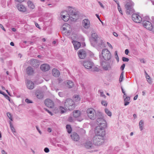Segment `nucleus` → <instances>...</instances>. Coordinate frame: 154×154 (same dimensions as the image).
Instances as JSON below:
<instances>
[{
	"mask_svg": "<svg viewBox=\"0 0 154 154\" xmlns=\"http://www.w3.org/2000/svg\"><path fill=\"white\" fill-rule=\"evenodd\" d=\"M97 43H93V42H91V45L94 46L95 47L97 45H98L100 48H103L105 46V44L103 42V40L102 39H100V38L97 41Z\"/></svg>",
	"mask_w": 154,
	"mask_h": 154,
	"instance_id": "ddd939ff",
	"label": "nucleus"
},
{
	"mask_svg": "<svg viewBox=\"0 0 154 154\" xmlns=\"http://www.w3.org/2000/svg\"><path fill=\"white\" fill-rule=\"evenodd\" d=\"M60 15L63 20L64 21H67L69 19H70L72 20V19H71L72 18V17H70L69 14L67 11H62Z\"/></svg>",
	"mask_w": 154,
	"mask_h": 154,
	"instance_id": "6e6552de",
	"label": "nucleus"
},
{
	"mask_svg": "<svg viewBox=\"0 0 154 154\" xmlns=\"http://www.w3.org/2000/svg\"><path fill=\"white\" fill-rule=\"evenodd\" d=\"M85 147L87 149H91L93 147V145L91 142L90 141H87L84 144Z\"/></svg>",
	"mask_w": 154,
	"mask_h": 154,
	"instance_id": "5701e85b",
	"label": "nucleus"
},
{
	"mask_svg": "<svg viewBox=\"0 0 154 154\" xmlns=\"http://www.w3.org/2000/svg\"><path fill=\"white\" fill-rule=\"evenodd\" d=\"M40 69L42 71L46 72L50 69V66L48 64L45 63L41 65Z\"/></svg>",
	"mask_w": 154,
	"mask_h": 154,
	"instance_id": "aec40b11",
	"label": "nucleus"
},
{
	"mask_svg": "<svg viewBox=\"0 0 154 154\" xmlns=\"http://www.w3.org/2000/svg\"><path fill=\"white\" fill-rule=\"evenodd\" d=\"M129 52V50L128 49H126L125 51V53L126 55H128V53Z\"/></svg>",
	"mask_w": 154,
	"mask_h": 154,
	"instance_id": "bf43d9fd",
	"label": "nucleus"
},
{
	"mask_svg": "<svg viewBox=\"0 0 154 154\" xmlns=\"http://www.w3.org/2000/svg\"><path fill=\"white\" fill-rule=\"evenodd\" d=\"M101 54L103 58L105 60H109L111 57V55L110 52L106 49H103L102 51Z\"/></svg>",
	"mask_w": 154,
	"mask_h": 154,
	"instance_id": "0eeeda50",
	"label": "nucleus"
},
{
	"mask_svg": "<svg viewBox=\"0 0 154 154\" xmlns=\"http://www.w3.org/2000/svg\"><path fill=\"white\" fill-rule=\"evenodd\" d=\"M105 113L109 116H111L112 115L111 112L107 109H105Z\"/></svg>",
	"mask_w": 154,
	"mask_h": 154,
	"instance_id": "4c0bfd02",
	"label": "nucleus"
},
{
	"mask_svg": "<svg viewBox=\"0 0 154 154\" xmlns=\"http://www.w3.org/2000/svg\"><path fill=\"white\" fill-rule=\"evenodd\" d=\"M44 109L46 111H47L48 113H49L51 115H52V112H51L49 110L45 108H44Z\"/></svg>",
	"mask_w": 154,
	"mask_h": 154,
	"instance_id": "8fccbe9b",
	"label": "nucleus"
},
{
	"mask_svg": "<svg viewBox=\"0 0 154 154\" xmlns=\"http://www.w3.org/2000/svg\"><path fill=\"white\" fill-rule=\"evenodd\" d=\"M106 128H103L100 126H97L95 130V135L100 136L104 137L105 134V129Z\"/></svg>",
	"mask_w": 154,
	"mask_h": 154,
	"instance_id": "20e7f679",
	"label": "nucleus"
},
{
	"mask_svg": "<svg viewBox=\"0 0 154 154\" xmlns=\"http://www.w3.org/2000/svg\"><path fill=\"white\" fill-rule=\"evenodd\" d=\"M36 128L37 129V130H38V132H39V134H42V132L41 131H40V130H39V128H38V127L37 126H36Z\"/></svg>",
	"mask_w": 154,
	"mask_h": 154,
	"instance_id": "864d4df0",
	"label": "nucleus"
},
{
	"mask_svg": "<svg viewBox=\"0 0 154 154\" xmlns=\"http://www.w3.org/2000/svg\"><path fill=\"white\" fill-rule=\"evenodd\" d=\"M7 115L11 121H13L12 115L9 112L7 113Z\"/></svg>",
	"mask_w": 154,
	"mask_h": 154,
	"instance_id": "ea45409f",
	"label": "nucleus"
},
{
	"mask_svg": "<svg viewBox=\"0 0 154 154\" xmlns=\"http://www.w3.org/2000/svg\"><path fill=\"white\" fill-rule=\"evenodd\" d=\"M24 0H15V1L17 2H23Z\"/></svg>",
	"mask_w": 154,
	"mask_h": 154,
	"instance_id": "69168bd1",
	"label": "nucleus"
},
{
	"mask_svg": "<svg viewBox=\"0 0 154 154\" xmlns=\"http://www.w3.org/2000/svg\"><path fill=\"white\" fill-rule=\"evenodd\" d=\"M70 26V25L66 23L64 24L62 27L63 31H64L66 30H67L68 28H69V29Z\"/></svg>",
	"mask_w": 154,
	"mask_h": 154,
	"instance_id": "c756f323",
	"label": "nucleus"
},
{
	"mask_svg": "<svg viewBox=\"0 0 154 154\" xmlns=\"http://www.w3.org/2000/svg\"><path fill=\"white\" fill-rule=\"evenodd\" d=\"M94 63L93 62L90 61H84L83 63V65L85 68L88 69L92 68Z\"/></svg>",
	"mask_w": 154,
	"mask_h": 154,
	"instance_id": "f8f14e48",
	"label": "nucleus"
},
{
	"mask_svg": "<svg viewBox=\"0 0 154 154\" xmlns=\"http://www.w3.org/2000/svg\"><path fill=\"white\" fill-rule=\"evenodd\" d=\"M0 28L2 29L4 31H5V30L3 27V26L1 24H0Z\"/></svg>",
	"mask_w": 154,
	"mask_h": 154,
	"instance_id": "6e6d98bb",
	"label": "nucleus"
},
{
	"mask_svg": "<svg viewBox=\"0 0 154 154\" xmlns=\"http://www.w3.org/2000/svg\"><path fill=\"white\" fill-rule=\"evenodd\" d=\"M66 129L67 131L69 133H70L72 131V128L71 126L69 125H67L66 126Z\"/></svg>",
	"mask_w": 154,
	"mask_h": 154,
	"instance_id": "f704fd0d",
	"label": "nucleus"
},
{
	"mask_svg": "<svg viewBox=\"0 0 154 154\" xmlns=\"http://www.w3.org/2000/svg\"><path fill=\"white\" fill-rule=\"evenodd\" d=\"M68 120L70 122H73L74 121L73 118L72 117H70L68 119Z\"/></svg>",
	"mask_w": 154,
	"mask_h": 154,
	"instance_id": "49530a36",
	"label": "nucleus"
},
{
	"mask_svg": "<svg viewBox=\"0 0 154 154\" xmlns=\"http://www.w3.org/2000/svg\"><path fill=\"white\" fill-rule=\"evenodd\" d=\"M125 66V64H123L121 66L120 69L122 71H123Z\"/></svg>",
	"mask_w": 154,
	"mask_h": 154,
	"instance_id": "a18cd8bd",
	"label": "nucleus"
},
{
	"mask_svg": "<svg viewBox=\"0 0 154 154\" xmlns=\"http://www.w3.org/2000/svg\"><path fill=\"white\" fill-rule=\"evenodd\" d=\"M27 4L28 7L30 9L32 10L35 8V6L33 3L31 1H29L27 2Z\"/></svg>",
	"mask_w": 154,
	"mask_h": 154,
	"instance_id": "c85d7f7f",
	"label": "nucleus"
},
{
	"mask_svg": "<svg viewBox=\"0 0 154 154\" xmlns=\"http://www.w3.org/2000/svg\"><path fill=\"white\" fill-rule=\"evenodd\" d=\"M93 69V71H94L98 72L99 71V69L97 67H94Z\"/></svg>",
	"mask_w": 154,
	"mask_h": 154,
	"instance_id": "3c124183",
	"label": "nucleus"
},
{
	"mask_svg": "<svg viewBox=\"0 0 154 154\" xmlns=\"http://www.w3.org/2000/svg\"><path fill=\"white\" fill-rule=\"evenodd\" d=\"M126 8V13L127 14H130L134 12V10L132 7V5L129 3H127L125 5Z\"/></svg>",
	"mask_w": 154,
	"mask_h": 154,
	"instance_id": "9b49d317",
	"label": "nucleus"
},
{
	"mask_svg": "<svg viewBox=\"0 0 154 154\" xmlns=\"http://www.w3.org/2000/svg\"><path fill=\"white\" fill-rule=\"evenodd\" d=\"M9 123L10 125V128L12 132L14 133L15 132V129L13 127V125L12 124L11 122H10Z\"/></svg>",
	"mask_w": 154,
	"mask_h": 154,
	"instance_id": "c9c22d12",
	"label": "nucleus"
},
{
	"mask_svg": "<svg viewBox=\"0 0 154 154\" xmlns=\"http://www.w3.org/2000/svg\"><path fill=\"white\" fill-rule=\"evenodd\" d=\"M100 96H101L104 97H106L105 95L104 94L103 92H100Z\"/></svg>",
	"mask_w": 154,
	"mask_h": 154,
	"instance_id": "603ef678",
	"label": "nucleus"
},
{
	"mask_svg": "<svg viewBox=\"0 0 154 154\" xmlns=\"http://www.w3.org/2000/svg\"><path fill=\"white\" fill-rule=\"evenodd\" d=\"M140 62L143 63H145V62L144 61V60L143 59H140Z\"/></svg>",
	"mask_w": 154,
	"mask_h": 154,
	"instance_id": "e2e57ef3",
	"label": "nucleus"
},
{
	"mask_svg": "<svg viewBox=\"0 0 154 154\" xmlns=\"http://www.w3.org/2000/svg\"><path fill=\"white\" fill-rule=\"evenodd\" d=\"M1 152L2 154H7V153L4 150H3L1 151Z\"/></svg>",
	"mask_w": 154,
	"mask_h": 154,
	"instance_id": "0e129e2a",
	"label": "nucleus"
},
{
	"mask_svg": "<svg viewBox=\"0 0 154 154\" xmlns=\"http://www.w3.org/2000/svg\"><path fill=\"white\" fill-rule=\"evenodd\" d=\"M44 151L45 152L48 153L49 151V150L48 148L46 147L44 149Z\"/></svg>",
	"mask_w": 154,
	"mask_h": 154,
	"instance_id": "de8ad7c7",
	"label": "nucleus"
},
{
	"mask_svg": "<svg viewBox=\"0 0 154 154\" xmlns=\"http://www.w3.org/2000/svg\"><path fill=\"white\" fill-rule=\"evenodd\" d=\"M67 84L68 85L67 87L69 88H72L73 86V83L71 81H68L67 82Z\"/></svg>",
	"mask_w": 154,
	"mask_h": 154,
	"instance_id": "473e14b6",
	"label": "nucleus"
},
{
	"mask_svg": "<svg viewBox=\"0 0 154 154\" xmlns=\"http://www.w3.org/2000/svg\"><path fill=\"white\" fill-rule=\"evenodd\" d=\"M130 97H126V98L124 99V105L125 106H127L129 104L130 102L128 101L130 100Z\"/></svg>",
	"mask_w": 154,
	"mask_h": 154,
	"instance_id": "2f4dec72",
	"label": "nucleus"
},
{
	"mask_svg": "<svg viewBox=\"0 0 154 154\" xmlns=\"http://www.w3.org/2000/svg\"><path fill=\"white\" fill-rule=\"evenodd\" d=\"M26 73L29 75H32L34 74V70L33 68L30 66H28L26 69Z\"/></svg>",
	"mask_w": 154,
	"mask_h": 154,
	"instance_id": "393cba45",
	"label": "nucleus"
},
{
	"mask_svg": "<svg viewBox=\"0 0 154 154\" xmlns=\"http://www.w3.org/2000/svg\"><path fill=\"white\" fill-rule=\"evenodd\" d=\"M75 100L76 101H78L80 100V98H79V96L77 95H75L74 96Z\"/></svg>",
	"mask_w": 154,
	"mask_h": 154,
	"instance_id": "a19ab883",
	"label": "nucleus"
},
{
	"mask_svg": "<svg viewBox=\"0 0 154 154\" xmlns=\"http://www.w3.org/2000/svg\"><path fill=\"white\" fill-rule=\"evenodd\" d=\"M145 73L146 75V78L147 79H150V76L147 74L146 72L145 71Z\"/></svg>",
	"mask_w": 154,
	"mask_h": 154,
	"instance_id": "09e8293b",
	"label": "nucleus"
},
{
	"mask_svg": "<svg viewBox=\"0 0 154 154\" xmlns=\"http://www.w3.org/2000/svg\"><path fill=\"white\" fill-rule=\"evenodd\" d=\"M59 110L61 113H63L65 112L66 109L63 106H60L59 107Z\"/></svg>",
	"mask_w": 154,
	"mask_h": 154,
	"instance_id": "e433bc0d",
	"label": "nucleus"
},
{
	"mask_svg": "<svg viewBox=\"0 0 154 154\" xmlns=\"http://www.w3.org/2000/svg\"><path fill=\"white\" fill-rule=\"evenodd\" d=\"M101 103L102 105L105 106H106L107 105V103L106 101H101Z\"/></svg>",
	"mask_w": 154,
	"mask_h": 154,
	"instance_id": "79ce46f5",
	"label": "nucleus"
},
{
	"mask_svg": "<svg viewBox=\"0 0 154 154\" xmlns=\"http://www.w3.org/2000/svg\"><path fill=\"white\" fill-rule=\"evenodd\" d=\"M64 106L66 109L69 110H73L75 107L74 101L70 99L66 100L64 102Z\"/></svg>",
	"mask_w": 154,
	"mask_h": 154,
	"instance_id": "f03ea898",
	"label": "nucleus"
},
{
	"mask_svg": "<svg viewBox=\"0 0 154 154\" xmlns=\"http://www.w3.org/2000/svg\"><path fill=\"white\" fill-rule=\"evenodd\" d=\"M83 26L86 29H88L90 27V22L89 20L87 19H85L82 21Z\"/></svg>",
	"mask_w": 154,
	"mask_h": 154,
	"instance_id": "f3484780",
	"label": "nucleus"
},
{
	"mask_svg": "<svg viewBox=\"0 0 154 154\" xmlns=\"http://www.w3.org/2000/svg\"><path fill=\"white\" fill-rule=\"evenodd\" d=\"M97 124L98 125V126L101 127L103 128H106L107 126L106 121L103 118H100L97 120Z\"/></svg>",
	"mask_w": 154,
	"mask_h": 154,
	"instance_id": "1a4fd4ad",
	"label": "nucleus"
},
{
	"mask_svg": "<svg viewBox=\"0 0 154 154\" xmlns=\"http://www.w3.org/2000/svg\"><path fill=\"white\" fill-rule=\"evenodd\" d=\"M73 117L79 121L81 122L84 119V116L79 110H75L73 112Z\"/></svg>",
	"mask_w": 154,
	"mask_h": 154,
	"instance_id": "39448f33",
	"label": "nucleus"
},
{
	"mask_svg": "<svg viewBox=\"0 0 154 154\" xmlns=\"http://www.w3.org/2000/svg\"><path fill=\"white\" fill-rule=\"evenodd\" d=\"M5 97L6 99L8 100L9 101H10V97L7 95H5Z\"/></svg>",
	"mask_w": 154,
	"mask_h": 154,
	"instance_id": "13d9d810",
	"label": "nucleus"
},
{
	"mask_svg": "<svg viewBox=\"0 0 154 154\" xmlns=\"http://www.w3.org/2000/svg\"><path fill=\"white\" fill-rule=\"evenodd\" d=\"M71 137L72 139L75 141H78L79 139V137L78 134L75 132H73L71 134Z\"/></svg>",
	"mask_w": 154,
	"mask_h": 154,
	"instance_id": "4be33fe9",
	"label": "nucleus"
},
{
	"mask_svg": "<svg viewBox=\"0 0 154 154\" xmlns=\"http://www.w3.org/2000/svg\"><path fill=\"white\" fill-rule=\"evenodd\" d=\"M149 17H145L143 19L142 24L143 26L147 29L149 30H152L154 33V26H153L151 23L148 21Z\"/></svg>",
	"mask_w": 154,
	"mask_h": 154,
	"instance_id": "f257e3e1",
	"label": "nucleus"
},
{
	"mask_svg": "<svg viewBox=\"0 0 154 154\" xmlns=\"http://www.w3.org/2000/svg\"><path fill=\"white\" fill-rule=\"evenodd\" d=\"M132 19L134 21L138 23H140L143 21V19L141 17L137 14H133L132 15Z\"/></svg>",
	"mask_w": 154,
	"mask_h": 154,
	"instance_id": "9d476101",
	"label": "nucleus"
},
{
	"mask_svg": "<svg viewBox=\"0 0 154 154\" xmlns=\"http://www.w3.org/2000/svg\"><path fill=\"white\" fill-rule=\"evenodd\" d=\"M29 62L32 66L35 68H37L40 64L38 60L34 59H31L29 60Z\"/></svg>",
	"mask_w": 154,
	"mask_h": 154,
	"instance_id": "4468645a",
	"label": "nucleus"
},
{
	"mask_svg": "<svg viewBox=\"0 0 154 154\" xmlns=\"http://www.w3.org/2000/svg\"><path fill=\"white\" fill-rule=\"evenodd\" d=\"M117 5H118V9L119 11H120V10H121L120 7L119 6V2H118L117 3Z\"/></svg>",
	"mask_w": 154,
	"mask_h": 154,
	"instance_id": "680f3d73",
	"label": "nucleus"
},
{
	"mask_svg": "<svg viewBox=\"0 0 154 154\" xmlns=\"http://www.w3.org/2000/svg\"><path fill=\"white\" fill-rule=\"evenodd\" d=\"M122 60L124 62H128L129 60L128 58L124 57H122Z\"/></svg>",
	"mask_w": 154,
	"mask_h": 154,
	"instance_id": "37998d69",
	"label": "nucleus"
},
{
	"mask_svg": "<svg viewBox=\"0 0 154 154\" xmlns=\"http://www.w3.org/2000/svg\"><path fill=\"white\" fill-rule=\"evenodd\" d=\"M86 112L88 116L90 119L94 120L96 118V113L94 109L93 108L88 109Z\"/></svg>",
	"mask_w": 154,
	"mask_h": 154,
	"instance_id": "423d86ee",
	"label": "nucleus"
},
{
	"mask_svg": "<svg viewBox=\"0 0 154 154\" xmlns=\"http://www.w3.org/2000/svg\"><path fill=\"white\" fill-rule=\"evenodd\" d=\"M72 43L75 50L78 49L81 46L80 43L77 41H73Z\"/></svg>",
	"mask_w": 154,
	"mask_h": 154,
	"instance_id": "bb28decb",
	"label": "nucleus"
},
{
	"mask_svg": "<svg viewBox=\"0 0 154 154\" xmlns=\"http://www.w3.org/2000/svg\"><path fill=\"white\" fill-rule=\"evenodd\" d=\"M78 54L79 58L81 59H84L86 56V52L83 49L79 50Z\"/></svg>",
	"mask_w": 154,
	"mask_h": 154,
	"instance_id": "dca6fc26",
	"label": "nucleus"
},
{
	"mask_svg": "<svg viewBox=\"0 0 154 154\" xmlns=\"http://www.w3.org/2000/svg\"><path fill=\"white\" fill-rule=\"evenodd\" d=\"M98 3L99 4V5H100V6L102 7V8H104V6H103V5L102 4V3H101L99 1L98 2Z\"/></svg>",
	"mask_w": 154,
	"mask_h": 154,
	"instance_id": "052dcab7",
	"label": "nucleus"
},
{
	"mask_svg": "<svg viewBox=\"0 0 154 154\" xmlns=\"http://www.w3.org/2000/svg\"><path fill=\"white\" fill-rule=\"evenodd\" d=\"M26 85L27 88L29 89H32L34 88V84L30 80H27Z\"/></svg>",
	"mask_w": 154,
	"mask_h": 154,
	"instance_id": "b1692460",
	"label": "nucleus"
},
{
	"mask_svg": "<svg viewBox=\"0 0 154 154\" xmlns=\"http://www.w3.org/2000/svg\"><path fill=\"white\" fill-rule=\"evenodd\" d=\"M103 63H105V62L104 61L102 62H100L101 65L104 70H107L111 68V66L109 64L104 65L103 64Z\"/></svg>",
	"mask_w": 154,
	"mask_h": 154,
	"instance_id": "cd10ccee",
	"label": "nucleus"
},
{
	"mask_svg": "<svg viewBox=\"0 0 154 154\" xmlns=\"http://www.w3.org/2000/svg\"><path fill=\"white\" fill-rule=\"evenodd\" d=\"M71 31L70 30H69L68 29V31L66 32H65V33H66V34H67V35H70V33Z\"/></svg>",
	"mask_w": 154,
	"mask_h": 154,
	"instance_id": "4d7b16f0",
	"label": "nucleus"
},
{
	"mask_svg": "<svg viewBox=\"0 0 154 154\" xmlns=\"http://www.w3.org/2000/svg\"><path fill=\"white\" fill-rule=\"evenodd\" d=\"M104 137L98 135H95L93 138V142L95 146H100L104 143Z\"/></svg>",
	"mask_w": 154,
	"mask_h": 154,
	"instance_id": "7ed1b4c3",
	"label": "nucleus"
},
{
	"mask_svg": "<svg viewBox=\"0 0 154 154\" xmlns=\"http://www.w3.org/2000/svg\"><path fill=\"white\" fill-rule=\"evenodd\" d=\"M45 103L46 106L50 108H52L54 105L53 101L50 99L45 100Z\"/></svg>",
	"mask_w": 154,
	"mask_h": 154,
	"instance_id": "6ab92c4d",
	"label": "nucleus"
},
{
	"mask_svg": "<svg viewBox=\"0 0 154 154\" xmlns=\"http://www.w3.org/2000/svg\"><path fill=\"white\" fill-rule=\"evenodd\" d=\"M91 35L92 38H93L94 43H97V41L100 38L98 36L97 33L95 31H92L91 32Z\"/></svg>",
	"mask_w": 154,
	"mask_h": 154,
	"instance_id": "412c9836",
	"label": "nucleus"
},
{
	"mask_svg": "<svg viewBox=\"0 0 154 154\" xmlns=\"http://www.w3.org/2000/svg\"><path fill=\"white\" fill-rule=\"evenodd\" d=\"M36 97L39 99H42L43 97V94L42 92H36L35 94Z\"/></svg>",
	"mask_w": 154,
	"mask_h": 154,
	"instance_id": "7c9ffc66",
	"label": "nucleus"
},
{
	"mask_svg": "<svg viewBox=\"0 0 154 154\" xmlns=\"http://www.w3.org/2000/svg\"><path fill=\"white\" fill-rule=\"evenodd\" d=\"M58 95L60 97H63V93L62 92H59L58 93Z\"/></svg>",
	"mask_w": 154,
	"mask_h": 154,
	"instance_id": "5fc2aeb1",
	"label": "nucleus"
},
{
	"mask_svg": "<svg viewBox=\"0 0 154 154\" xmlns=\"http://www.w3.org/2000/svg\"><path fill=\"white\" fill-rule=\"evenodd\" d=\"M123 75H124V72H122L120 76V78L119 79V82H121L123 80Z\"/></svg>",
	"mask_w": 154,
	"mask_h": 154,
	"instance_id": "58836bf2",
	"label": "nucleus"
},
{
	"mask_svg": "<svg viewBox=\"0 0 154 154\" xmlns=\"http://www.w3.org/2000/svg\"><path fill=\"white\" fill-rule=\"evenodd\" d=\"M143 121L142 120H141L140 121L139 125L140 131H142L143 129Z\"/></svg>",
	"mask_w": 154,
	"mask_h": 154,
	"instance_id": "72a5a7b5",
	"label": "nucleus"
},
{
	"mask_svg": "<svg viewBox=\"0 0 154 154\" xmlns=\"http://www.w3.org/2000/svg\"><path fill=\"white\" fill-rule=\"evenodd\" d=\"M113 34L116 37H117L118 36L116 32H113Z\"/></svg>",
	"mask_w": 154,
	"mask_h": 154,
	"instance_id": "774afa93",
	"label": "nucleus"
},
{
	"mask_svg": "<svg viewBox=\"0 0 154 154\" xmlns=\"http://www.w3.org/2000/svg\"><path fill=\"white\" fill-rule=\"evenodd\" d=\"M25 101L27 103H32V101L30 100L28 98H26L25 100Z\"/></svg>",
	"mask_w": 154,
	"mask_h": 154,
	"instance_id": "c03bdc74",
	"label": "nucleus"
},
{
	"mask_svg": "<svg viewBox=\"0 0 154 154\" xmlns=\"http://www.w3.org/2000/svg\"><path fill=\"white\" fill-rule=\"evenodd\" d=\"M16 7L18 11L24 13L27 11L26 7L22 4H17Z\"/></svg>",
	"mask_w": 154,
	"mask_h": 154,
	"instance_id": "2eb2a0df",
	"label": "nucleus"
},
{
	"mask_svg": "<svg viewBox=\"0 0 154 154\" xmlns=\"http://www.w3.org/2000/svg\"><path fill=\"white\" fill-rule=\"evenodd\" d=\"M147 81L149 83V84L152 83V81H151V79H147Z\"/></svg>",
	"mask_w": 154,
	"mask_h": 154,
	"instance_id": "338daca9",
	"label": "nucleus"
},
{
	"mask_svg": "<svg viewBox=\"0 0 154 154\" xmlns=\"http://www.w3.org/2000/svg\"><path fill=\"white\" fill-rule=\"evenodd\" d=\"M69 14L71 15L75 16V18H73V21H75L77 19L78 17H76V16L77 15V12L74 9L72 8H70L69 9Z\"/></svg>",
	"mask_w": 154,
	"mask_h": 154,
	"instance_id": "a211bd4d",
	"label": "nucleus"
},
{
	"mask_svg": "<svg viewBox=\"0 0 154 154\" xmlns=\"http://www.w3.org/2000/svg\"><path fill=\"white\" fill-rule=\"evenodd\" d=\"M52 74L55 77H58L60 75V72L59 70L56 69L54 68L52 70Z\"/></svg>",
	"mask_w": 154,
	"mask_h": 154,
	"instance_id": "a878e982",
	"label": "nucleus"
}]
</instances>
